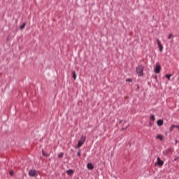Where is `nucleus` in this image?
I'll return each mask as SVG.
<instances>
[{
    "instance_id": "17",
    "label": "nucleus",
    "mask_w": 179,
    "mask_h": 179,
    "mask_svg": "<svg viewBox=\"0 0 179 179\" xmlns=\"http://www.w3.org/2000/svg\"><path fill=\"white\" fill-rule=\"evenodd\" d=\"M58 157L59 159H61V157H64V153L63 152H61L60 154L58 155Z\"/></svg>"
},
{
    "instance_id": "8",
    "label": "nucleus",
    "mask_w": 179,
    "mask_h": 179,
    "mask_svg": "<svg viewBox=\"0 0 179 179\" xmlns=\"http://www.w3.org/2000/svg\"><path fill=\"white\" fill-rule=\"evenodd\" d=\"M164 123V122L162 119L158 120L157 122L158 127H162V125H163Z\"/></svg>"
},
{
    "instance_id": "7",
    "label": "nucleus",
    "mask_w": 179,
    "mask_h": 179,
    "mask_svg": "<svg viewBox=\"0 0 179 179\" xmlns=\"http://www.w3.org/2000/svg\"><path fill=\"white\" fill-rule=\"evenodd\" d=\"M158 48L160 51V52H163V45H162V43H160V40L157 39Z\"/></svg>"
},
{
    "instance_id": "1",
    "label": "nucleus",
    "mask_w": 179,
    "mask_h": 179,
    "mask_svg": "<svg viewBox=\"0 0 179 179\" xmlns=\"http://www.w3.org/2000/svg\"><path fill=\"white\" fill-rule=\"evenodd\" d=\"M143 69H145V66L143 65H140L136 67V71L138 76H143Z\"/></svg>"
},
{
    "instance_id": "2",
    "label": "nucleus",
    "mask_w": 179,
    "mask_h": 179,
    "mask_svg": "<svg viewBox=\"0 0 179 179\" xmlns=\"http://www.w3.org/2000/svg\"><path fill=\"white\" fill-rule=\"evenodd\" d=\"M86 141V137L84 136H81L80 139L79 140L78 145L76 146V149H79L85 143Z\"/></svg>"
},
{
    "instance_id": "14",
    "label": "nucleus",
    "mask_w": 179,
    "mask_h": 179,
    "mask_svg": "<svg viewBox=\"0 0 179 179\" xmlns=\"http://www.w3.org/2000/svg\"><path fill=\"white\" fill-rule=\"evenodd\" d=\"M157 139H160L161 141H163V136L159 134L157 136Z\"/></svg>"
},
{
    "instance_id": "20",
    "label": "nucleus",
    "mask_w": 179,
    "mask_h": 179,
    "mask_svg": "<svg viewBox=\"0 0 179 179\" xmlns=\"http://www.w3.org/2000/svg\"><path fill=\"white\" fill-rule=\"evenodd\" d=\"M126 82H132L131 78L126 79Z\"/></svg>"
},
{
    "instance_id": "10",
    "label": "nucleus",
    "mask_w": 179,
    "mask_h": 179,
    "mask_svg": "<svg viewBox=\"0 0 179 179\" xmlns=\"http://www.w3.org/2000/svg\"><path fill=\"white\" fill-rule=\"evenodd\" d=\"M66 173H67L68 176H73V170H72V169H69V170L66 171Z\"/></svg>"
},
{
    "instance_id": "21",
    "label": "nucleus",
    "mask_w": 179,
    "mask_h": 179,
    "mask_svg": "<svg viewBox=\"0 0 179 179\" xmlns=\"http://www.w3.org/2000/svg\"><path fill=\"white\" fill-rule=\"evenodd\" d=\"M77 156L80 157V150L77 152Z\"/></svg>"
},
{
    "instance_id": "19",
    "label": "nucleus",
    "mask_w": 179,
    "mask_h": 179,
    "mask_svg": "<svg viewBox=\"0 0 179 179\" xmlns=\"http://www.w3.org/2000/svg\"><path fill=\"white\" fill-rule=\"evenodd\" d=\"M43 156H45V157H48V156H50V155H48L45 152H43Z\"/></svg>"
},
{
    "instance_id": "15",
    "label": "nucleus",
    "mask_w": 179,
    "mask_h": 179,
    "mask_svg": "<svg viewBox=\"0 0 179 179\" xmlns=\"http://www.w3.org/2000/svg\"><path fill=\"white\" fill-rule=\"evenodd\" d=\"M166 78H167L168 80H170V78H171V74H166Z\"/></svg>"
},
{
    "instance_id": "26",
    "label": "nucleus",
    "mask_w": 179,
    "mask_h": 179,
    "mask_svg": "<svg viewBox=\"0 0 179 179\" xmlns=\"http://www.w3.org/2000/svg\"><path fill=\"white\" fill-rule=\"evenodd\" d=\"M44 152V150H42V155H43Z\"/></svg>"
},
{
    "instance_id": "12",
    "label": "nucleus",
    "mask_w": 179,
    "mask_h": 179,
    "mask_svg": "<svg viewBox=\"0 0 179 179\" xmlns=\"http://www.w3.org/2000/svg\"><path fill=\"white\" fill-rule=\"evenodd\" d=\"M174 128H176V125H174V124L171 125L169 129V131L173 132V131L174 130Z\"/></svg>"
},
{
    "instance_id": "22",
    "label": "nucleus",
    "mask_w": 179,
    "mask_h": 179,
    "mask_svg": "<svg viewBox=\"0 0 179 179\" xmlns=\"http://www.w3.org/2000/svg\"><path fill=\"white\" fill-rule=\"evenodd\" d=\"M154 79H155L156 82H157V76H155Z\"/></svg>"
},
{
    "instance_id": "24",
    "label": "nucleus",
    "mask_w": 179,
    "mask_h": 179,
    "mask_svg": "<svg viewBox=\"0 0 179 179\" xmlns=\"http://www.w3.org/2000/svg\"><path fill=\"white\" fill-rule=\"evenodd\" d=\"M13 171H10V176H13Z\"/></svg>"
},
{
    "instance_id": "13",
    "label": "nucleus",
    "mask_w": 179,
    "mask_h": 179,
    "mask_svg": "<svg viewBox=\"0 0 179 179\" xmlns=\"http://www.w3.org/2000/svg\"><path fill=\"white\" fill-rule=\"evenodd\" d=\"M26 27V22H23L22 25L20 27V30H23Z\"/></svg>"
},
{
    "instance_id": "9",
    "label": "nucleus",
    "mask_w": 179,
    "mask_h": 179,
    "mask_svg": "<svg viewBox=\"0 0 179 179\" xmlns=\"http://www.w3.org/2000/svg\"><path fill=\"white\" fill-rule=\"evenodd\" d=\"M87 166L89 170H93L94 169V166L92 163H88Z\"/></svg>"
},
{
    "instance_id": "16",
    "label": "nucleus",
    "mask_w": 179,
    "mask_h": 179,
    "mask_svg": "<svg viewBox=\"0 0 179 179\" xmlns=\"http://www.w3.org/2000/svg\"><path fill=\"white\" fill-rule=\"evenodd\" d=\"M150 120H151V121H155V115H151Z\"/></svg>"
},
{
    "instance_id": "11",
    "label": "nucleus",
    "mask_w": 179,
    "mask_h": 179,
    "mask_svg": "<svg viewBox=\"0 0 179 179\" xmlns=\"http://www.w3.org/2000/svg\"><path fill=\"white\" fill-rule=\"evenodd\" d=\"M72 77L74 80H76V72H75V71L72 72Z\"/></svg>"
},
{
    "instance_id": "6",
    "label": "nucleus",
    "mask_w": 179,
    "mask_h": 179,
    "mask_svg": "<svg viewBox=\"0 0 179 179\" xmlns=\"http://www.w3.org/2000/svg\"><path fill=\"white\" fill-rule=\"evenodd\" d=\"M155 164H157L158 166H159V167H162V166L164 164V162L162 161L160 157H157V162L155 163Z\"/></svg>"
},
{
    "instance_id": "25",
    "label": "nucleus",
    "mask_w": 179,
    "mask_h": 179,
    "mask_svg": "<svg viewBox=\"0 0 179 179\" xmlns=\"http://www.w3.org/2000/svg\"><path fill=\"white\" fill-rule=\"evenodd\" d=\"M175 128H177L178 129H179V125H175Z\"/></svg>"
},
{
    "instance_id": "3",
    "label": "nucleus",
    "mask_w": 179,
    "mask_h": 179,
    "mask_svg": "<svg viewBox=\"0 0 179 179\" xmlns=\"http://www.w3.org/2000/svg\"><path fill=\"white\" fill-rule=\"evenodd\" d=\"M29 177H37L38 176V172L36 169H31L29 171Z\"/></svg>"
},
{
    "instance_id": "29",
    "label": "nucleus",
    "mask_w": 179,
    "mask_h": 179,
    "mask_svg": "<svg viewBox=\"0 0 179 179\" xmlns=\"http://www.w3.org/2000/svg\"><path fill=\"white\" fill-rule=\"evenodd\" d=\"M178 80H179V78H178Z\"/></svg>"
},
{
    "instance_id": "4",
    "label": "nucleus",
    "mask_w": 179,
    "mask_h": 179,
    "mask_svg": "<svg viewBox=\"0 0 179 179\" xmlns=\"http://www.w3.org/2000/svg\"><path fill=\"white\" fill-rule=\"evenodd\" d=\"M125 122H127V121H125V120H120V122H119V124H122V131H125L127 128H128V127H129V124H127V125H125Z\"/></svg>"
},
{
    "instance_id": "27",
    "label": "nucleus",
    "mask_w": 179,
    "mask_h": 179,
    "mask_svg": "<svg viewBox=\"0 0 179 179\" xmlns=\"http://www.w3.org/2000/svg\"><path fill=\"white\" fill-rule=\"evenodd\" d=\"M150 127H152V122H150Z\"/></svg>"
},
{
    "instance_id": "28",
    "label": "nucleus",
    "mask_w": 179,
    "mask_h": 179,
    "mask_svg": "<svg viewBox=\"0 0 179 179\" xmlns=\"http://www.w3.org/2000/svg\"><path fill=\"white\" fill-rule=\"evenodd\" d=\"M177 142H178V141L176 140V143H177Z\"/></svg>"
},
{
    "instance_id": "18",
    "label": "nucleus",
    "mask_w": 179,
    "mask_h": 179,
    "mask_svg": "<svg viewBox=\"0 0 179 179\" xmlns=\"http://www.w3.org/2000/svg\"><path fill=\"white\" fill-rule=\"evenodd\" d=\"M171 37H174V35H173V34H170L168 36V40H170V38H171Z\"/></svg>"
},
{
    "instance_id": "5",
    "label": "nucleus",
    "mask_w": 179,
    "mask_h": 179,
    "mask_svg": "<svg viewBox=\"0 0 179 179\" xmlns=\"http://www.w3.org/2000/svg\"><path fill=\"white\" fill-rule=\"evenodd\" d=\"M161 70H162V66H160V64H157L154 71H155V73H160Z\"/></svg>"
},
{
    "instance_id": "30",
    "label": "nucleus",
    "mask_w": 179,
    "mask_h": 179,
    "mask_svg": "<svg viewBox=\"0 0 179 179\" xmlns=\"http://www.w3.org/2000/svg\"><path fill=\"white\" fill-rule=\"evenodd\" d=\"M77 179H79V178H77Z\"/></svg>"
},
{
    "instance_id": "23",
    "label": "nucleus",
    "mask_w": 179,
    "mask_h": 179,
    "mask_svg": "<svg viewBox=\"0 0 179 179\" xmlns=\"http://www.w3.org/2000/svg\"><path fill=\"white\" fill-rule=\"evenodd\" d=\"M179 157H177L176 158L174 159V162H177V160H178Z\"/></svg>"
}]
</instances>
